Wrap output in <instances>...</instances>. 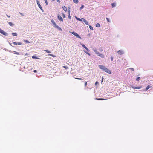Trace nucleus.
<instances>
[{
  "instance_id": "nucleus-1",
  "label": "nucleus",
  "mask_w": 153,
  "mask_h": 153,
  "mask_svg": "<svg viewBox=\"0 0 153 153\" xmlns=\"http://www.w3.org/2000/svg\"><path fill=\"white\" fill-rule=\"evenodd\" d=\"M94 51L99 56L102 58H103L105 56L103 54L100 53L99 52H98L97 50H94Z\"/></svg>"
},
{
  "instance_id": "nucleus-2",
  "label": "nucleus",
  "mask_w": 153,
  "mask_h": 153,
  "mask_svg": "<svg viewBox=\"0 0 153 153\" xmlns=\"http://www.w3.org/2000/svg\"><path fill=\"white\" fill-rule=\"evenodd\" d=\"M51 22L52 24H53V25H54V27L55 28L58 29L61 31L62 30L60 27H59L57 25L55 21L53 19L51 20Z\"/></svg>"
},
{
  "instance_id": "nucleus-3",
  "label": "nucleus",
  "mask_w": 153,
  "mask_h": 153,
  "mask_svg": "<svg viewBox=\"0 0 153 153\" xmlns=\"http://www.w3.org/2000/svg\"><path fill=\"white\" fill-rule=\"evenodd\" d=\"M81 45L84 47L86 50H87V51H84V52L87 54L89 56H90L91 54L90 53L88 52L89 51V50L88 49L87 47L84 44H81Z\"/></svg>"
},
{
  "instance_id": "nucleus-4",
  "label": "nucleus",
  "mask_w": 153,
  "mask_h": 153,
  "mask_svg": "<svg viewBox=\"0 0 153 153\" xmlns=\"http://www.w3.org/2000/svg\"><path fill=\"white\" fill-rule=\"evenodd\" d=\"M70 32L76 36L78 38L80 39H82L81 37L79 36L77 33L74 32Z\"/></svg>"
},
{
  "instance_id": "nucleus-5",
  "label": "nucleus",
  "mask_w": 153,
  "mask_h": 153,
  "mask_svg": "<svg viewBox=\"0 0 153 153\" xmlns=\"http://www.w3.org/2000/svg\"><path fill=\"white\" fill-rule=\"evenodd\" d=\"M0 33L5 36H7L8 35V34L7 33L1 29H0Z\"/></svg>"
},
{
  "instance_id": "nucleus-6",
  "label": "nucleus",
  "mask_w": 153,
  "mask_h": 153,
  "mask_svg": "<svg viewBox=\"0 0 153 153\" xmlns=\"http://www.w3.org/2000/svg\"><path fill=\"white\" fill-rule=\"evenodd\" d=\"M104 71H105L106 72H107L108 74H111V72L110 70L108 68H106V67L104 69Z\"/></svg>"
},
{
  "instance_id": "nucleus-7",
  "label": "nucleus",
  "mask_w": 153,
  "mask_h": 153,
  "mask_svg": "<svg viewBox=\"0 0 153 153\" xmlns=\"http://www.w3.org/2000/svg\"><path fill=\"white\" fill-rule=\"evenodd\" d=\"M36 2H37V4H38V7H39L40 9L42 11H43V10L42 9V7L40 4L38 0H37L36 1Z\"/></svg>"
},
{
  "instance_id": "nucleus-8",
  "label": "nucleus",
  "mask_w": 153,
  "mask_h": 153,
  "mask_svg": "<svg viewBox=\"0 0 153 153\" xmlns=\"http://www.w3.org/2000/svg\"><path fill=\"white\" fill-rule=\"evenodd\" d=\"M117 53L119 55H122L124 53L123 51L121 50L118 51Z\"/></svg>"
},
{
  "instance_id": "nucleus-9",
  "label": "nucleus",
  "mask_w": 153,
  "mask_h": 153,
  "mask_svg": "<svg viewBox=\"0 0 153 153\" xmlns=\"http://www.w3.org/2000/svg\"><path fill=\"white\" fill-rule=\"evenodd\" d=\"M99 67L100 69L103 70H104L105 68V66L100 65H99Z\"/></svg>"
},
{
  "instance_id": "nucleus-10",
  "label": "nucleus",
  "mask_w": 153,
  "mask_h": 153,
  "mask_svg": "<svg viewBox=\"0 0 153 153\" xmlns=\"http://www.w3.org/2000/svg\"><path fill=\"white\" fill-rule=\"evenodd\" d=\"M132 88L133 89H140L141 88L142 86H138V87H135V86H132Z\"/></svg>"
},
{
  "instance_id": "nucleus-11",
  "label": "nucleus",
  "mask_w": 153,
  "mask_h": 153,
  "mask_svg": "<svg viewBox=\"0 0 153 153\" xmlns=\"http://www.w3.org/2000/svg\"><path fill=\"white\" fill-rule=\"evenodd\" d=\"M152 87L150 85H148L146 88V91H147L149 88L152 89Z\"/></svg>"
},
{
  "instance_id": "nucleus-12",
  "label": "nucleus",
  "mask_w": 153,
  "mask_h": 153,
  "mask_svg": "<svg viewBox=\"0 0 153 153\" xmlns=\"http://www.w3.org/2000/svg\"><path fill=\"white\" fill-rule=\"evenodd\" d=\"M58 19L61 21H63V19L62 17L60 16L59 15H58L57 16Z\"/></svg>"
},
{
  "instance_id": "nucleus-13",
  "label": "nucleus",
  "mask_w": 153,
  "mask_h": 153,
  "mask_svg": "<svg viewBox=\"0 0 153 153\" xmlns=\"http://www.w3.org/2000/svg\"><path fill=\"white\" fill-rule=\"evenodd\" d=\"M82 19L83 20V21L85 22V23L87 25H88V22L84 18H82Z\"/></svg>"
},
{
  "instance_id": "nucleus-14",
  "label": "nucleus",
  "mask_w": 153,
  "mask_h": 153,
  "mask_svg": "<svg viewBox=\"0 0 153 153\" xmlns=\"http://www.w3.org/2000/svg\"><path fill=\"white\" fill-rule=\"evenodd\" d=\"M62 8L63 9V10L65 11V12H66L67 11V7L65 6H63L62 7Z\"/></svg>"
},
{
  "instance_id": "nucleus-15",
  "label": "nucleus",
  "mask_w": 153,
  "mask_h": 153,
  "mask_svg": "<svg viewBox=\"0 0 153 153\" xmlns=\"http://www.w3.org/2000/svg\"><path fill=\"white\" fill-rule=\"evenodd\" d=\"M111 5L112 8L115 7L116 6V3H112Z\"/></svg>"
},
{
  "instance_id": "nucleus-16",
  "label": "nucleus",
  "mask_w": 153,
  "mask_h": 153,
  "mask_svg": "<svg viewBox=\"0 0 153 153\" xmlns=\"http://www.w3.org/2000/svg\"><path fill=\"white\" fill-rule=\"evenodd\" d=\"M96 27H100V24L97 23L96 25Z\"/></svg>"
},
{
  "instance_id": "nucleus-17",
  "label": "nucleus",
  "mask_w": 153,
  "mask_h": 153,
  "mask_svg": "<svg viewBox=\"0 0 153 153\" xmlns=\"http://www.w3.org/2000/svg\"><path fill=\"white\" fill-rule=\"evenodd\" d=\"M44 51L46 52L47 53H51V52L49 51L48 50H44Z\"/></svg>"
},
{
  "instance_id": "nucleus-18",
  "label": "nucleus",
  "mask_w": 153,
  "mask_h": 153,
  "mask_svg": "<svg viewBox=\"0 0 153 153\" xmlns=\"http://www.w3.org/2000/svg\"><path fill=\"white\" fill-rule=\"evenodd\" d=\"M73 1L74 3H78V0H73Z\"/></svg>"
},
{
  "instance_id": "nucleus-19",
  "label": "nucleus",
  "mask_w": 153,
  "mask_h": 153,
  "mask_svg": "<svg viewBox=\"0 0 153 153\" xmlns=\"http://www.w3.org/2000/svg\"><path fill=\"white\" fill-rule=\"evenodd\" d=\"M12 35L13 36H16L17 35V34L16 33H12Z\"/></svg>"
},
{
  "instance_id": "nucleus-20",
  "label": "nucleus",
  "mask_w": 153,
  "mask_h": 153,
  "mask_svg": "<svg viewBox=\"0 0 153 153\" xmlns=\"http://www.w3.org/2000/svg\"><path fill=\"white\" fill-rule=\"evenodd\" d=\"M68 11V12H69V15H68V18H69V19H71V16L70 15V11L69 10Z\"/></svg>"
},
{
  "instance_id": "nucleus-21",
  "label": "nucleus",
  "mask_w": 153,
  "mask_h": 153,
  "mask_svg": "<svg viewBox=\"0 0 153 153\" xmlns=\"http://www.w3.org/2000/svg\"><path fill=\"white\" fill-rule=\"evenodd\" d=\"M8 24H9V25H10V26H13V25H14V24H13L11 22H9L8 23Z\"/></svg>"
},
{
  "instance_id": "nucleus-22",
  "label": "nucleus",
  "mask_w": 153,
  "mask_h": 153,
  "mask_svg": "<svg viewBox=\"0 0 153 153\" xmlns=\"http://www.w3.org/2000/svg\"><path fill=\"white\" fill-rule=\"evenodd\" d=\"M96 100H103L105 99L102 98H96Z\"/></svg>"
},
{
  "instance_id": "nucleus-23",
  "label": "nucleus",
  "mask_w": 153,
  "mask_h": 153,
  "mask_svg": "<svg viewBox=\"0 0 153 153\" xmlns=\"http://www.w3.org/2000/svg\"><path fill=\"white\" fill-rule=\"evenodd\" d=\"M48 56H52L53 57H56V56L55 55H53V54H49L48 55Z\"/></svg>"
},
{
  "instance_id": "nucleus-24",
  "label": "nucleus",
  "mask_w": 153,
  "mask_h": 153,
  "mask_svg": "<svg viewBox=\"0 0 153 153\" xmlns=\"http://www.w3.org/2000/svg\"><path fill=\"white\" fill-rule=\"evenodd\" d=\"M89 28H90V29L91 30H93V28L90 25L89 26Z\"/></svg>"
},
{
  "instance_id": "nucleus-25",
  "label": "nucleus",
  "mask_w": 153,
  "mask_h": 153,
  "mask_svg": "<svg viewBox=\"0 0 153 153\" xmlns=\"http://www.w3.org/2000/svg\"><path fill=\"white\" fill-rule=\"evenodd\" d=\"M76 19L78 20H79V21H82V20L81 19H80V18H77V17H76Z\"/></svg>"
},
{
  "instance_id": "nucleus-26",
  "label": "nucleus",
  "mask_w": 153,
  "mask_h": 153,
  "mask_svg": "<svg viewBox=\"0 0 153 153\" xmlns=\"http://www.w3.org/2000/svg\"><path fill=\"white\" fill-rule=\"evenodd\" d=\"M24 41L26 43H29L30 42L27 40H24Z\"/></svg>"
},
{
  "instance_id": "nucleus-27",
  "label": "nucleus",
  "mask_w": 153,
  "mask_h": 153,
  "mask_svg": "<svg viewBox=\"0 0 153 153\" xmlns=\"http://www.w3.org/2000/svg\"><path fill=\"white\" fill-rule=\"evenodd\" d=\"M13 44L15 45H17V42H13Z\"/></svg>"
},
{
  "instance_id": "nucleus-28",
  "label": "nucleus",
  "mask_w": 153,
  "mask_h": 153,
  "mask_svg": "<svg viewBox=\"0 0 153 153\" xmlns=\"http://www.w3.org/2000/svg\"><path fill=\"white\" fill-rule=\"evenodd\" d=\"M140 80V77H137L136 78V80L137 81H139Z\"/></svg>"
},
{
  "instance_id": "nucleus-29",
  "label": "nucleus",
  "mask_w": 153,
  "mask_h": 153,
  "mask_svg": "<svg viewBox=\"0 0 153 153\" xmlns=\"http://www.w3.org/2000/svg\"><path fill=\"white\" fill-rule=\"evenodd\" d=\"M84 83H85V86L86 87L87 85V82L86 81Z\"/></svg>"
},
{
  "instance_id": "nucleus-30",
  "label": "nucleus",
  "mask_w": 153,
  "mask_h": 153,
  "mask_svg": "<svg viewBox=\"0 0 153 153\" xmlns=\"http://www.w3.org/2000/svg\"><path fill=\"white\" fill-rule=\"evenodd\" d=\"M13 52H15V54H17V55H19V53L18 52H16V51H13Z\"/></svg>"
},
{
  "instance_id": "nucleus-31",
  "label": "nucleus",
  "mask_w": 153,
  "mask_h": 153,
  "mask_svg": "<svg viewBox=\"0 0 153 153\" xmlns=\"http://www.w3.org/2000/svg\"><path fill=\"white\" fill-rule=\"evenodd\" d=\"M100 51L102 52L103 51V49L102 48H100L99 49Z\"/></svg>"
},
{
  "instance_id": "nucleus-32",
  "label": "nucleus",
  "mask_w": 153,
  "mask_h": 153,
  "mask_svg": "<svg viewBox=\"0 0 153 153\" xmlns=\"http://www.w3.org/2000/svg\"><path fill=\"white\" fill-rule=\"evenodd\" d=\"M106 19H107V21H108V22H110V21L109 19V18H106Z\"/></svg>"
},
{
  "instance_id": "nucleus-33",
  "label": "nucleus",
  "mask_w": 153,
  "mask_h": 153,
  "mask_svg": "<svg viewBox=\"0 0 153 153\" xmlns=\"http://www.w3.org/2000/svg\"><path fill=\"white\" fill-rule=\"evenodd\" d=\"M75 79L78 80H82V79L80 78H75Z\"/></svg>"
},
{
  "instance_id": "nucleus-34",
  "label": "nucleus",
  "mask_w": 153,
  "mask_h": 153,
  "mask_svg": "<svg viewBox=\"0 0 153 153\" xmlns=\"http://www.w3.org/2000/svg\"><path fill=\"white\" fill-rule=\"evenodd\" d=\"M84 7V5H82L81 6V7H80V9L81 10V9H82Z\"/></svg>"
},
{
  "instance_id": "nucleus-35",
  "label": "nucleus",
  "mask_w": 153,
  "mask_h": 153,
  "mask_svg": "<svg viewBox=\"0 0 153 153\" xmlns=\"http://www.w3.org/2000/svg\"><path fill=\"white\" fill-rule=\"evenodd\" d=\"M63 67L65 69H67L68 68L66 66H63Z\"/></svg>"
},
{
  "instance_id": "nucleus-36",
  "label": "nucleus",
  "mask_w": 153,
  "mask_h": 153,
  "mask_svg": "<svg viewBox=\"0 0 153 153\" xmlns=\"http://www.w3.org/2000/svg\"><path fill=\"white\" fill-rule=\"evenodd\" d=\"M32 58L33 59H36V58H37L35 56H33L32 57Z\"/></svg>"
},
{
  "instance_id": "nucleus-37",
  "label": "nucleus",
  "mask_w": 153,
  "mask_h": 153,
  "mask_svg": "<svg viewBox=\"0 0 153 153\" xmlns=\"http://www.w3.org/2000/svg\"><path fill=\"white\" fill-rule=\"evenodd\" d=\"M45 0V1L46 3V4L47 5H48V2H47V0Z\"/></svg>"
},
{
  "instance_id": "nucleus-38",
  "label": "nucleus",
  "mask_w": 153,
  "mask_h": 153,
  "mask_svg": "<svg viewBox=\"0 0 153 153\" xmlns=\"http://www.w3.org/2000/svg\"><path fill=\"white\" fill-rule=\"evenodd\" d=\"M22 44V43L20 42H19L17 43V45H21Z\"/></svg>"
},
{
  "instance_id": "nucleus-39",
  "label": "nucleus",
  "mask_w": 153,
  "mask_h": 153,
  "mask_svg": "<svg viewBox=\"0 0 153 153\" xmlns=\"http://www.w3.org/2000/svg\"><path fill=\"white\" fill-rule=\"evenodd\" d=\"M19 13L20 14V15H21V16H24V15L23 13H20V12H19Z\"/></svg>"
},
{
  "instance_id": "nucleus-40",
  "label": "nucleus",
  "mask_w": 153,
  "mask_h": 153,
  "mask_svg": "<svg viewBox=\"0 0 153 153\" xmlns=\"http://www.w3.org/2000/svg\"><path fill=\"white\" fill-rule=\"evenodd\" d=\"M130 69L132 70V71H134V69L133 68H129Z\"/></svg>"
},
{
  "instance_id": "nucleus-41",
  "label": "nucleus",
  "mask_w": 153,
  "mask_h": 153,
  "mask_svg": "<svg viewBox=\"0 0 153 153\" xmlns=\"http://www.w3.org/2000/svg\"><path fill=\"white\" fill-rule=\"evenodd\" d=\"M111 61H113V57L112 56H111Z\"/></svg>"
},
{
  "instance_id": "nucleus-42",
  "label": "nucleus",
  "mask_w": 153,
  "mask_h": 153,
  "mask_svg": "<svg viewBox=\"0 0 153 153\" xmlns=\"http://www.w3.org/2000/svg\"><path fill=\"white\" fill-rule=\"evenodd\" d=\"M98 84V82L97 81H96L95 83V85H96Z\"/></svg>"
},
{
  "instance_id": "nucleus-43",
  "label": "nucleus",
  "mask_w": 153,
  "mask_h": 153,
  "mask_svg": "<svg viewBox=\"0 0 153 153\" xmlns=\"http://www.w3.org/2000/svg\"><path fill=\"white\" fill-rule=\"evenodd\" d=\"M62 15H63V18H65V16L64 14H63Z\"/></svg>"
},
{
  "instance_id": "nucleus-44",
  "label": "nucleus",
  "mask_w": 153,
  "mask_h": 153,
  "mask_svg": "<svg viewBox=\"0 0 153 153\" xmlns=\"http://www.w3.org/2000/svg\"><path fill=\"white\" fill-rule=\"evenodd\" d=\"M33 72L34 73H36V72H37V71L36 70H34L33 71Z\"/></svg>"
},
{
  "instance_id": "nucleus-45",
  "label": "nucleus",
  "mask_w": 153,
  "mask_h": 153,
  "mask_svg": "<svg viewBox=\"0 0 153 153\" xmlns=\"http://www.w3.org/2000/svg\"><path fill=\"white\" fill-rule=\"evenodd\" d=\"M6 16H7L8 17V18H10V16H8V15H7V14H6Z\"/></svg>"
},
{
  "instance_id": "nucleus-46",
  "label": "nucleus",
  "mask_w": 153,
  "mask_h": 153,
  "mask_svg": "<svg viewBox=\"0 0 153 153\" xmlns=\"http://www.w3.org/2000/svg\"><path fill=\"white\" fill-rule=\"evenodd\" d=\"M103 77H102V81H101V82H103Z\"/></svg>"
},
{
  "instance_id": "nucleus-47",
  "label": "nucleus",
  "mask_w": 153,
  "mask_h": 153,
  "mask_svg": "<svg viewBox=\"0 0 153 153\" xmlns=\"http://www.w3.org/2000/svg\"><path fill=\"white\" fill-rule=\"evenodd\" d=\"M57 1L58 2H59V3H60V1L59 0H57Z\"/></svg>"
},
{
  "instance_id": "nucleus-48",
  "label": "nucleus",
  "mask_w": 153,
  "mask_h": 153,
  "mask_svg": "<svg viewBox=\"0 0 153 153\" xmlns=\"http://www.w3.org/2000/svg\"><path fill=\"white\" fill-rule=\"evenodd\" d=\"M28 55V53H26V54H25V55Z\"/></svg>"
}]
</instances>
